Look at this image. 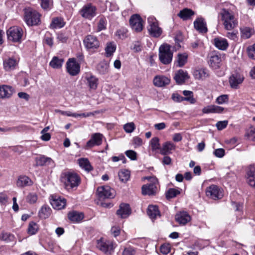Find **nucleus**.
<instances>
[{
    "mask_svg": "<svg viewBox=\"0 0 255 255\" xmlns=\"http://www.w3.org/2000/svg\"><path fill=\"white\" fill-rule=\"evenodd\" d=\"M85 78L87 83L91 89L95 90L97 88L98 79L91 73H86Z\"/></svg>",
    "mask_w": 255,
    "mask_h": 255,
    "instance_id": "24",
    "label": "nucleus"
},
{
    "mask_svg": "<svg viewBox=\"0 0 255 255\" xmlns=\"http://www.w3.org/2000/svg\"><path fill=\"white\" fill-rule=\"evenodd\" d=\"M6 34L8 40L20 43L22 41L23 31L21 27L13 26L7 30Z\"/></svg>",
    "mask_w": 255,
    "mask_h": 255,
    "instance_id": "6",
    "label": "nucleus"
},
{
    "mask_svg": "<svg viewBox=\"0 0 255 255\" xmlns=\"http://www.w3.org/2000/svg\"><path fill=\"white\" fill-rule=\"evenodd\" d=\"M229 100V97L227 95H222L216 99V102L218 104H223L227 103Z\"/></svg>",
    "mask_w": 255,
    "mask_h": 255,
    "instance_id": "52",
    "label": "nucleus"
},
{
    "mask_svg": "<svg viewBox=\"0 0 255 255\" xmlns=\"http://www.w3.org/2000/svg\"><path fill=\"white\" fill-rule=\"evenodd\" d=\"M248 53L250 58L255 60V44L248 48Z\"/></svg>",
    "mask_w": 255,
    "mask_h": 255,
    "instance_id": "58",
    "label": "nucleus"
},
{
    "mask_svg": "<svg viewBox=\"0 0 255 255\" xmlns=\"http://www.w3.org/2000/svg\"><path fill=\"white\" fill-rule=\"evenodd\" d=\"M129 22L131 28L135 31L138 32L142 30L143 21L139 14H134L131 15Z\"/></svg>",
    "mask_w": 255,
    "mask_h": 255,
    "instance_id": "11",
    "label": "nucleus"
},
{
    "mask_svg": "<svg viewBox=\"0 0 255 255\" xmlns=\"http://www.w3.org/2000/svg\"><path fill=\"white\" fill-rule=\"evenodd\" d=\"M170 48V45L168 44H162L159 48V58L163 64H168L172 61L173 52Z\"/></svg>",
    "mask_w": 255,
    "mask_h": 255,
    "instance_id": "5",
    "label": "nucleus"
},
{
    "mask_svg": "<svg viewBox=\"0 0 255 255\" xmlns=\"http://www.w3.org/2000/svg\"><path fill=\"white\" fill-rule=\"evenodd\" d=\"M24 20L29 26L37 25L40 23V14L30 8L24 9Z\"/></svg>",
    "mask_w": 255,
    "mask_h": 255,
    "instance_id": "4",
    "label": "nucleus"
},
{
    "mask_svg": "<svg viewBox=\"0 0 255 255\" xmlns=\"http://www.w3.org/2000/svg\"><path fill=\"white\" fill-rule=\"evenodd\" d=\"M68 218L73 222H79L84 218V215L82 213L72 211L68 213Z\"/></svg>",
    "mask_w": 255,
    "mask_h": 255,
    "instance_id": "34",
    "label": "nucleus"
},
{
    "mask_svg": "<svg viewBox=\"0 0 255 255\" xmlns=\"http://www.w3.org/2000/svg\"><path fill=\"white\" fill-rule=\"evenodd\" d=\"M194 76L197 79H204L209 76L208 71L206 69H200L194 72Z\"/></svg>",
    "mask_w": 255,
    "mask_h": 255,
    "instance_id": "37",
    "label": "nucleus"
},
{
    "mask_svg": "<svg viewBox=\"0 0 255 255\" xmlns=\"http://www.w3.org/2000/svg\"><path fill=\"white\" fill-rule=\"evenodd\" d=\"M175 145L170 141L164 142L160 149V153L163 155H166L172 153L171 151L175 149Z\"/></svg>",
    "mask_w": 255,
    "mask_h": 255,
    "instance_id": "28",
    "label": "nucleus"
},
{
    "mask_svg": "<svg viewBox=\"0 0 255 255\" xmlns=\"http://www.w3.org/2000/svg\"><path fill=\"white\" fill-rule=\"evenodd\" d=\"M21 128V127H14L10 128H0V131L2 132H8L12 131H19Z\"/></svg>",
    "mask_w": 255,
    "mask_h": 255,
    "instance_id": "60",
    "label": "nucleus"
},
{
    "mask_svg": "<svg viewBox=\"0 0 255 255\" xmlns=\"http://www.w3.org/2000/svg\"><path fill=\"white\" fill-rule=\"evenodd\" d=\"M16 64L15 59L11 58H7L3 60V68L6 71H10L14 69Z\"/></svg>",
    "mask_w": 255,
    "mask_h": 255,
    "instance_id": "35",
    "label": "nucleus"
},
{
    "mask_svg": "<svg viewBox=\"0 0 255 255\" xmlns=\"http://www.w3.org/2000/svg\"><path fill=\"white\" fill-rule=\"evenodd\" d=\"M97 247L105 253H110L113 249L111 243L109 241L104 240L103 238L97 241Z\"/></svg>",
    "mask_w": 255,
    "mask_h": 255,
    "instance_id": "19",
    "label": "nucleus"
},
{
    "mask_svg": "<svg viewBox=\"0 0 255 255\" xmlns=\"http://www.w3.org/2000/svg\"><path fill=\"white\" fill-rule=\"evenodd\" d=\"M246 182L251 187L255 189V166H250L246 171Z\"/></svg>",
    "mask_w": 255,
    "mask_h": 255,
    "instance_id": "18",
    "label": "nucleus"
},
{
    "mask_svg": "<svg viewBox=\"0 0 255 255\" xmlns=\"http://www.w3.org/2000/svg\"><path fill=\"white\" fill-rule=\"evenodd\" d=\"M61 181L67 189H70L78 186L80 183L81 179L77 174L67 172L62 174Z\"/></svg>",
    "mask_w": 255,
    "mask_h": 255,
    "instance_id": "2",
    "label": "nucleus"
},
{
    "mask_svg": "<svg viewBox=\"0 0 255 255\" xmlns=\"http://www.w3.org/2000/svg\"><path fill=\"white\" fill-rule=\"evenodd\" d=\"M180 194V191L175 188H170L166 192V197L167 199L175 197L177 195Z\"/></svg>",
    "mask_w": 255,
    "mask_h": 255,
    "instance_id": "44",
    "label": "nucleus"
},
{
    "mask_svg": "<svg viewBox=\"0 0 255 255\" xmlns=\"http://www.w3.org/2000/svg\"><path fill=\"white\" fill-rule=\"evenodd\" d=\"M188 73L186 71L180 69L175 74L174 79L178 84H182L185 82L186 79L188 78Z\"/></svg>",
    "mask_w": 255,
    "mask_h": 255,
    "instance_id": "30",
    "label": "nucleus"
},
{
    "mask_svg": "<svg viewBox=\"0 0 255 255\" xmlns=\"http://www.w3.org/2000/svg\"><path fill=\"white\" fill-rule=\"evenodd\" d=\"M214 154L217 157L222 158L225 155V150L223 148H218L214 151Z\"/></svg>",
    "mask_w": 255,
    "mask_h": 255,
    "instance_id": "62",
    "label": "nucleus"
},
{
    "mask_svg": "<svg viewBox=\"0 0 255 255\" xmlns=\"http://www.w3.org/2000/svg\"><path fill=\"white\" fill-rule=\"evenodd\" d=\"M116 49V47L113 43L111 42L108 43L105 48L106 56L107 57L111 56L115 51Z\"/></svg>",
    "mask_w": 255,
    "mask_h": 255,
    "instance_id": "46",
    "label": "nucleus"
},
{
    "mask_svg": "<svg viewBox=\"0 0 255 255\" xmlns=\"http://www.w3.org/2000/svg\"><path fill=\"white\" fill-rule=\"evenodd\" d=\"M153 84L155 86L161 87L169 84L170 79L164 76H156L153 79Z\"/></svg>",
    "mask_w": 255,
    "mask_h": 255,
    "instance_id": "23",
    "label": "nucleus"
},
{
    "mask_svg": "<svg viewBox=\"0 0 255 255\" xmlns=\"http://www.w3.org/2000/svg\"><path fill=\"white\" fill-rule=\"evenodd\" d=\"M96 7L90 3L84 5L80 13L82 17L91 19L96 15Z\"/></svg>",
    "mask_w": 255,
    "mask_h": 255,
    "instance_id": "14",
    "label": "nucleus"
},
{
    "mask_svg": "<svg viewBox=\"0 0 255 255\" xmlns=\"http://www.w3.org/2000/svg\"><path fill=\"white\" fill-rule=\"evenodd\" d=\"M228 125V121H219L216 124V127L218 130H222L224 128H226Z\"/></svg>",
    "mask_w": 255,
    "mask_h": 255,
    "instance_id": "61",
    "label": "nucleus"
},
{
    "mask_svg": "<svg viewBox=\"0 0 255 255\" xmlns=\"http://www.w3.org/2000/svg\"><path fill=\"white\" fill-rule=\"evenodd\" d=\"M187 61V55L186 53L178 54L177 61L179 67L183 66Z\"/></svg>",
    "mask_w": 255,
    "mask_h": 255,
    "instance_id": "45",
    "label": "nucleus"
},
{
    "mask_svg": "<svg viewBox=\"0 0 255 255\" xmlns=\"http://www.w3.org/2000/svg\"><path fill=\"white\" fill-rule=\"evenodd\" d=\"M44 40L45 42L50 47L53 45V38L50 32H47L45 34Z\"/></svg>",
    "mask_w": 255,
    "mask_h": 255,
    "instance_id": "55",
    "label": "nucleus"
},
{
    "mask_svg": "<svg viewBox=\"0 0 255 255\" xmlns=\"http://www.w3.org/2000/svg\"><path fill=\"white\" fill-rule=\"evenodd\" d=\"M14 92V89L11 86L0 85V99L9 98Z\"/></svg>",
    "mask_w": 255,
    "mask_h": 255,
    "instance_id": "20",
    "label": "nucleus"
},
{
    "mask_svg": "<svg viewBox=\"0 0 255 255\" xmlns=\"http://www.w3.org/2000/svg\"><path fill=\"white\" fill-rule=\"evenodd\" d=\"M224 110V108L216 105H209L203 108L202 111L203 114L210 113H222Z\"/></svg>",
    "mask_w": 255,
    "mask_h": 255,
    "instance_id": "25",
    "label": "nucleus"
},
{
    "mask_svg": "<svg viewBox=\"0 0 255 255\" xmlns=\"http://www.w3.org/2000/svg\"><path fill=\"white\" fill-rule=\"evenodd\" d=\"M41 6L44 9H49L52 5V0H40Z\"/></svg>",
    "mask_w": 255,
    "mask_h": 255,
    "instance_id": "51",
    "label": "nucleus"
},
{
    "mask_svg": "<svg viewBox=\"0 0 255 255\" xmlns=\"http://www.w3.org/2000/svg\"><path fill=\"white\" fill-rule=\"evenodd\" d=\"M79 163L80 167L86 171H90L93 169L89 161L86 158L80 159Z\"/></svg>",
    "mask_w": 255,
    "mask_h": 255,
    "instance_id": "43",
    "label": "nucleus"
},
{
    "mask_svg": "<svg viewBox=\"0 0 255 255\" xmlns=\"http://www.w3.org/2000/svg\"><path fill=\"white\" fill-rule=\"evenodd\" d=\"M131 214V209L129 205L126 203H122L119 209L117 211V214L121 218H126Z\"/></svg>",
    "mask_w": 255,
    "mask_h": 255,
    "instance_id": "21",
    "label": "nucleus"
},
{
    "mask_svg": "<svg viewBox=\"0 0 255 255\" xmlns=\"http://www.w3.org/2000/svg\"><path fill=\"white\" fill-rule=\"evenodd\" d=\"M175 220L180 224L185 225L191 220V217L187 212H182L176 215Z\"/></svg>",
    "mask_w": 255,
    "mask_h": 255,
    "instance_id": "27",
    "label": "nucleus"
},
{
    "mask_svg": "<svg viewBox=\"0 0 255 255\" xmlns=\"http://www.w3.org/2000/svg\"><path fill=\"white\" fill-rule=\"evenodd\" d=\"M126 155L132 160H135L137 158L136 152L132 150H128L125 152Z\"/></svg>",
    "mask_w": 255,
    "mask_h": 255,
    "instance_id": "56",
    "label": "nucleus"
},
{
    "mask_svg": "<svg viewBox=\"0 0 255 255\" xmlns=\"http://www.w3.org/2000/svg\"><path fill=\"white\" fill-rule=\"evenodd\" d=\"M135 125L133 123H127L124 126V128L127 133H131L135 129Z\"/></svg>",
    "mask_w": 255,
    "mask_h": 255,
    "instance_id": "53",
    "label": "nucleus"
},
{
    "mask_svg": "<svg viewBox=\"0 0 255 255\" xmlns=\"http://www.w3.org/2000/svg\"><path fill=\"white\" fill-rule=\"evenodd\" d=\"M32 180L26 176H20L16 182V185L20 188L30 186L32 184Z\"/></svg>",
    "mask_w": 255,
    "mask_h": 255,
    "instance_id": "31",
    "label": "nucleus"
},
{
    "mask_svg": "<svg viewBox=\"0 0 255 255\" xmlns=\"http://www.w3.org/2000/svg\"><path fill=\"white\" fill-rule=\"evenodd\" d=\"M107 21L106 19L104 17H101L98 24V30L101 31L106 28Z\"/></svg>",
    "mask_w": 255,
    "mask_h": 255,
    "instance_id": "54",
    "label": "nucleus"
},
{
    "mask_svg": "<svg viewBox=\"0 0 255 255\" xmlns=\"http://www.w3.org/2000/svg\"><path fill=\"white\" fill-rule=\"evenodd\" d=\"M150 145L152 150L160 149L159 139L157 137H154L150 140Z\"/></svg>",
    "mask_w": 255,
    "mask_h": 255,
    "instance_id": "48",
    "label": "nucleus"
},
{
    "mask_svg": "<svg viewBox=\"0 0 255 255\" xmlns=\"http://www.w3.org/2000/svg\"><path fill=\"white\" fill-rule=\"evenodd\" d=\"M244 79V77L243 75L237 72H235L229 78V83L231 87L233 89H238L239 85L242 83Z\"/></svg>",
    "mask_w": 255,
    "mask_h": 255,
    "instance_id": "16",
    "label": "nucleus"
},
{
    "mask_svg": "<svg viewBox=\"0 0 255 255\" xmlns=\"http://www.w3.org/2000/svg\"><path fill=\"white\" fill-rule=\"evenodd\" d=\"M147 213L151 219H155L157 216H160L158 207L156 205H149L147 209Z\"/></svg>",
    "mask_w": 255,
    "mask_h": 255,
    "instance_id": "33",
    "label": "nucleus"
},
{
    "mask_svg": "<svg viewBox=\"0 0 255 255\" xmlns=\"http://www.w3.org/2000/svg\"><path fill=\"white\" fill-rule=\"evenodd\" d=\"M206 195L214 200L221 199L223 197L220 188L215 185H211L206 189Z\"/></svg>",
    "mask_w": 255,
    "mask_h": 255,
    "instance_id": "13",
    "label": "nucleus"
},
{
    "mask_svg": "<svg viewBox=\"0 0 255 255\" xmlns=\"http://www.w3.org/2000/svg\"><path fill=\"white\" fill-rule=\"evenodd\" d=\"M109 64L105 61L100 62L97 66V70L101 74H106L109 71Z\"/></svg>",
    "mask_w": 255,
    "mask_h": 255,
    "instance_id": "39",
    "label": "nucleus"
},
{
    "mask_svg": "<svg viewBox=\"0 0 255 255\" xmlns=\"http://www.w3.org/2000/svg\"><path fill=\"white\" fill-rule=\"evenodd\" d=\"M149 24L148 30L150 35L154 37H159L162 34V29L159 27L158 21L154 18L148 19Z\"/></svg>",
    "mask_w": 255,
    "mask_h": 255,
    "instance_id": "9",
    "label": "nucleus"
},
{
    "mask_svg": "<svg viewBox=\"0 0 255 255\" xmlns=\"http://www.w3.org/2000/svg\"><path fill=\"white\" fill-rule=\"evenodd\" d=\"M65 25L63 20L60 17L54 18L50 24V28L52 29L60 28L63 27Z\"/></svg>",
    "mask_w": 255,
    "mask_h": 255,
    "instance_id": "38",
    "label": "nucleus"
},
{
    "mask_svg": "<svg viewBox=\"0 0 255 255\" xmlns=\"http://www.w3.org/2000/svg\"><path fill=\"white\" fill-rule=\"evenodd\" d=\"M194 28L200 33H205L207 32L206 23L202 17L197 18L194 22Z\"/></svg>",
    "mask_w": 255,
    "mask_h": 255,
    "instance_id": "22",
    "label": "nucleus"
},
{
    "mask_svg": "<svg viewBox=\"0 0 255 255\" xmlns=\"http://www.w3.org/2000/svg\"><path fill=\"white\" fill-rule=\"evenodd\" d=\"M13 238V236L12 235H11V234H10L9 233H2L1 234V239L3 241H5L6 242L11 241L12 240Z\"/></svg>",
    "mask_w": 255,
    "mask_h": 255,
    "instance_id": "59",
    "label": "nucleus"
},
{
    "mask_svg": "<svg viewBox=\"0 0 255 255\" xmlns=\"http://www.w3.org/2000/svg\"><path fill=\"white\" fill-rule=\"evenodd\" d=\"M220 14L225 29L231 30L237 27L238 22L233 12L224 8L222 10Z\"/></svg>",
    "mask_w": 255,
    "mask_h": 255,
    "instance_id": "1",
    "label": "nucleus"
},
{
    "mask_svg": "<svg viewBox=\"0 0 255 255\" xmlns=\"http://www.w3.org/2000/svg\"><path fill=\"white\" fill-rule=\"evenodd\" d=\"M97 195L100 200L112 199L115 196V190L109 186L99 187L97 190Z\"/></svg>",
    "mask_w": 255,
    "mask_h": 255,
    "instance_id": "8",
    "label": "nucleus"
},
{
    "mask_svg": "<svg viewBox=\"0 0 255 255\" xmlns=\"http://www.w3.org/2000/svg\"><path fill=\"white\" fill-rule=\"evenodd\" d=\"M172 99L175 102H180L183 101H187L189 102L191 104H194L196 102V100L192 97H183L179 95L178 94H173L172 95Z\"/></svg>",
    "mask_w": 255,
    "mask_h": 255,
    "instance_id": "36",
    "label": "nucleus"
},
{
    "mask_svg": "<svg viewBox=\"0 0 255 255\" xmlns=\"http://www.w3.org/2000/svg\"><path fill=\"white\" fill-rule=\"evenodd\" d=\"M208 63L211 68L214 69L219 68L221 66L222 56L218 52L213 51L209 54Z\"/></svg>",
    "mask_w": 255,
    "mask_h": 255,
    "instance_id": "10",
    "label": "nucleus"
},
{
    "mask_svg": "<svg viewBox=\"0 0 255 255\" xmlns=\"http://www.w3.org/2000/svg\"><path fill=\"white\" fill-rule=\"evenodd\" d=\"M120 180L123 182H126L130 177V171L127 169H122L118 173Z\"/></svg>",
    "mask_w": 255,
    "mask_h": 255,
    "instance_id": "40",
    "label": "nucleus"
},
{
    "mask_svg": "<svg viewBox=\"0 0 255 255\" xmlns=\"http://www.w3.org/2000/svg\"><path fill=\"white\" fill-rule=\"evenodd\" d=\"M80 66L75 58L69 59L66 63L67 72L71 76H76L80 72Z\"/></svg>",
    "mask_w": 255,
    "mask_h": 255,
    "instance_id": "12",
    "label": "nucleus"
},
{
    "mask_svg": "<svg viewBox=\"0 0 255 255\" xmlns=\"http://www.w3.org/2000/svg\"><path fill=\"white\" fill-rule=\"evenodd\" d=\"M38 230L37 225L34 222H31L29 224L28 228V233L30 235H34L36 234Z\"/></svg>",
    "mask_w": 255,
    "mask_h": 255,
    "instance_id": "50",
    "label": "nucleus"
},
{
    "mask_svg": "<svg viewBox=\"0 0 255 255\" xmlns=\"http://www.w3.org/2000/svg\"><path fill=\"white\" fill-rule=\"evenodd\" d=\"M135 254V250L131 247L126 248L123 252V255H134Z\"/></svg>",
    "mask_w": 255,
    "mask_h": 255,
    "instance_id": "57",
    "label": "nucleus"
},
{
    "mask_svg": "<svg viewBox=\"0 0 255 255\" xmlns=\"http://www.w3.org/2000/svg\"><path fill=\"white\" fill-rule=\"evenodd\" d=\"M51 209L47 205H43L39 212V215L41 218L46 219L49 217L51 214Z\"/></svg>",
    "mask_w": 255,
    "mask_h": 255,
    "instance_id": "41",
    "label": "nucleus"
},
{
    "mask_svg": "<svg viewBox=\"0 0 255 255\" xmlns=\"http://www.w3.org/2000/svg\"><path fill=\"white\" fill-rule=\"evenodd\" d=\"M36 163L38 166L54 165L53 160L50 157L40 155L36 158Z\"/></svg>",
    "mask_w": 255,
    "mask_h": 255,
    "instance_id": "29",
    "label": "nucleus"
},
{
    "mask_svg": "<svg viewBox=\"0 0 255 255\" xmlns=\"http://www.w3.org/2000/svg\"><path fill=\"white\" fill-rule=\"evenodd\" d=\"M214 44L218 49L221 50H226L229 46L227 39L222 37L214 38Z\"/></svg>",
    "mask_w": 255,
    "mask_h": 255,
    "instance_id": "26",
    "label": "nucleus"
},
{
    "mask_svg": "<svg viewBox=\"0 0 255 255\" xmlns=\"http://www.w3.org/2000/svg\"><path fill=\"white\" fill-rule=\"evenodd\" d=\"M132 49L136 52L141 51V44L140 42L138 41H135Z\"/></svg>",
    "mask_w": 255,
    "mask_h": 255,
    "instance_id": "64",
    "label": "nucleus"
},
{
    "mask_svg": "<svg viewBox=\"0 0 255 255\" xmlns=\"http://www.w3.org/2000/svg\"><path fill=\"white\" fill-rule=\"evenodd\" d=\"M26 200L30 204H34L37 200V195L35 193H29L26 197Z\"/></svg>",
    "mask_w": 255,
    "mask_h": 255,
    "instance_id": "49",
    "label": "nucleus"
},
{
    "mask_svg": "<svg viewBox=\"0 0 255 255\" xmlns=\"http://www.w3.org/2000/svg\"><path fill=\"white\" fill-rule=\"evenodd\" d=\"M242 36L246 38H249L251 36V29L249 28L246 27L241 30Z\"/></svg>",
    "mask_w": 255,
    "mask_h": 255,
    "instance_id": "63",
    "label": "nucleus"
},
{
    "mask_svg": "<svg viewBox=\"0 0 255 255\" xmlns=\"http://www.w3.org/2000/svg\"><path fill=\"white\" fill-rule=\"evenodd\" d=\"M146 179L149 181V183L142 185L141 187L142 194L144 195H155L158 191V179L155 177H148Z\"/></svg>",
    "mask_w": 255,
    "mask_h": 255,
    "instance_id": "3",
    "label": "nucleus"
},
{
    "mask_svg": "<svg viewBox=\"0 0 255 255\" xmlns=\"http://www.w3.org/2000/svg\"><path fill=\"white\" fill-rule=\"evenodd\" d=\"M194 14V11L192 9L185 8L180 10L177 15L183 20H186L190 19Z\"/></svg>",
    "mask_w": 255,
    "mask_h": 255,
    "instance_id": "32",
    "label": "nucleus"
},
{
    "mask_svg": "<svg viewBox=\"0 0 255 255\" xmlns=\"http://www.w3.org/2000/svg\"><path fill=\"white\" fill-rule=\"evenodd\" d=\"M83 43L86 49L92 52L96 51L100 45L98 37L92 34H89L84 38Z\"/></svg>",
    "mask_w": 255,
    "mask_h": 255,
    "instance_id": "7",
    "label": "nucleus"
},
{
    "mask_svg": "<svg viewBox=\"0 0 255 255\" xmlns=\"http://www.w3.org/2000/svg\"><path fill=\"white\" fill-rule=\"evenodd\" d=\"M63 62L64 60L63 59H60L54 56L50 62V65L53 68L59 69L62 67Z\"/></svg>",
    "mask_w": 255,
    "mask_h": 255,
    "instance_id": "42",
    "label": "nucleus"
},
{
    "mask_svg": "<svg viewBox=\"0 0 255 255\" xmlns=\"http://www.w3.org/2000/svg\"><path fill=\"white\" fill-rule=\"evenodd\" d=\"M255 127L251 126L249 129L246 130L245 136L248 138H251L252 141H255Z\"/></svg>",
    "mask_w": 255,
    "mask_h": 255,
    "instance_id": "47",
    "label": "nucleus"
},
{
    "mask_svg": "<svg viewBox=\"0 0 255 255\" xmlns=\"http://www.w3.org/2000/svg\"><path fill=\"white\" fill-rule=\"evenodd\" d=\"M103 135L100 133H95L91 135V139L86 143L85 148L90 149L94 146L100 145L102 143Z\"/></svg>",
    "mask_w": 255,
    "mask_h": 255,
    "instance_id": "15",
    "label": "nucleus"
},
{
    "mask_svg": "<svg viewBox=\"0 0 255 255\" xmlns=\"http://www.w3.org/2000/svg\"><path fill=\"white\" fill-rule=\"evenodd\" d=\"M50 203L54 209L61 210L65 207L66 200L64 198L56 195H52Z\"/></svg>",
    "mask_w": 255,
    "mask_h": 255,
    "instance_id": "17",
    "label": "nucleus"
}]
</instances>
